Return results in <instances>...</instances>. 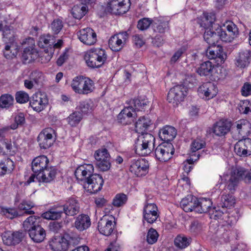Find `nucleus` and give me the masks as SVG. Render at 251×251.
<instances>
[{
	"instance_id": "1",
	"label": "nucleus",
	"mask_w": 251,
	"mask_h": 251,
	"mask_svg": "<svg viewBox=\"0 0 251 251\" xmlns=\"http://www.w3.org/2000/svg\"><path fill=\"white\" fill-rule=\"evenodd\" d=\"M155 138L151 133L142 134L135 142L134 150L136 154L140 156L149 154L154 146Z\"/></svg>"
},
{
	"instance_id": "2",
	"label": "nucleus",
	"mask_w": 251,
	"mask_h": 251,
	"mask_svg": "<svg viewBox=\"0 0 251 251\" xmlns=\"http://www.w3.org/2000/svg\"><path fill=\"white\" fill-rule=\"evenodd\" d=\"M107 57L105 50L101 48L91 49L84 56L87 65L93 69L101 67L106 61Z\"/></svg>"
},
{
	"instance_id": "3",
	"label": "nucleus",
	"mask_w": 251,
	"mask_h": 251,
	"mask_svg": "<svg viewBox=\"0 0 251 251\" xmlns=\"http://www.w3.org/2000/svg\"><path fill=\"white\" fill-rule=\"evenodd\" d=\"M216 31L219 39L225 42H231L238 33L237 26L231 21L226 22L223 27L218 28Z\"/></svg>"
},
{
	"instance_id": "4",
	"label": "nucleus",
	"mask_w": 251,
	"mask_h": 251,
	"mask_svg": "<svg viewBox=\"0 0 251 251\" xmlns=\"http://www.w3.org/2000/svg\"><path fill=\"white\" fill-rule=\"evenodd\" d=\"M187 95V88L184 85H177L172 88L168 92L167 100L174 106L178 105L184 100Z\"/></svg>"
},
{
	"instance_id": "5",
	"label": "nucleus",
	"mask_w": 251,
	"mask_h": 251,
	"mask_svg": "<svg viewBox=\"0 0 251 251\" xmlns=\"http://www.w3.org/2000/svg\"><path fill=\"white\" fill-rule=\"evenodd\" d=\"M149 163L145 158H136L130 161L129 170L137 176H145L148 172Z\"/></svg>"
},
{
	"instance_id": "6",
	"label": "nucleus",
	"mask_w": 251,
	"mask_h": 251,
	"mask_svg": "<svg viewBox=\"0 0 251 251\" xmlns=\"http://www.w3.org/2000/svg\"><path fill=\"white\" fill-rule=\"evenodd\" d=\"M130 6V0H109L106 10L111 14L120 15L126 13Z\"/></svg>"
},
{
	"instance_id": "7",
	"label": "nucleus",
	"mask_w": 251,
	"mask_h": 251,
	"mask_svg": "<svg viewBox=\"0 0 251 251\" xmlns=\"http://www.w3.org/2000/svg\"><path fill=\"white\" fill-rule=\"evenodd\" d=\"M175 152L173 145L171 143H163L155 150L156 158L161 162H166L172 158Z\"/></svg>"
},
{
	"instance_id": "8",
	"label": "nucleus",
	"mask_w": 251,
	"mask_h": 251,
	"mask_svg": "<svg viewBox=\"0 0 251 251\" xmlns=\"http://www.w3.org/2000/svg\"><path fill=\"white\" fill-rule=\"evenodd\" d=\"M103 184V180L101 176L93 174L84 182V189L90 193H96L100 191Z\"/></svg>"
},
{
	"instance_id": "9",
	"label": "nucleus",
	"mask_w": 251,
	"mask_h": 251,
	"mask_svg": "<svg viewBox=\"0 0 251 251\" xmlns=\"http://www.w3.org/2000/svg\"><path fill=\"white\" fill-rule=\"evenodd\" d=\"M128 38L126 31H122L111 36L108 44L110 49L114 51H120L126 44Z\"/></svg>"
},
{
	"instance_id": "10",
	"label": "nucleus",
	"mask_w": 251,
	"mask_h": 251,
	"mask_svg": "<svg viewBox=\"0 0 251 251\" xmlns=\"http://www.w3.org/2000/svg\"><path fill=\"white\" fill-rule=\"evenodd\" d=\"M234 151L240 157H245L251 154V138L239 140L234 146Z\"/></svg>"
},
{
	"instance_id": "11",
	"label": "nucleus",
	"mask_w": 251,
	"mask_h": 251,
	"mask_svg": "<svg viewBox=\"0 0 251 251\" xmlns=\"http://www.w3.org/2000/svg\"><path fill=\"white\" fill-rule=\"evenodd\" d=\"M54 132L52 128H47L40 133L37 141L41 149H47L51 146L54 141L52 136Z\"/></svg>"
},
{
	"instance_id": "12",
	"label": "nucleus",
	"mask_w": 251,
	"mask_h": 251,
	"mask_svg": "<svg viewBox=\"0 0 251 251\" xmlns=\"http://www.w3.org/2000/svg\"><path fill=\"white\" fill-rule=\"evenodd\" d=\"M48 103V99L44 93L41 92L34 94L30 101V105L37 112L43 110Z\"/></svg>"
},
{
	"instance_id": "13",
	"label": "nucleus",
	"mask_w": 251,
	"mask_h": 251,
	"mask_svg": "<svg viewBox=\"0 0 251 251\" xmlns=\"http://www.w3.org/2000/svg\"><path fill=\"white\" fill-rule=\"evenodd\" d=\"M78 39L84 44L91 46L97 42V35L94 30L87 27L79 30L78 33Z\"/></svg>"
},
{
	"instance_id": "14",
	"label": "nucleus",
	"mask_w": 251,
	"mask_h": 251,
	"mask_svg": "<svg viewBox=\"0 0 251 251\" xmlns=\"http://www.w3.org/2000/svg\"><path fill=\"white\" fill-rule=\"evenodd\" d=\"M137 114L132 106L125 107L118 114L117 120L118 122L123 125H126L130 124L134 122Z\"/></svg>"
},
{
	"instance_id": "15",
	"label": "nucleus",
	"mask_w": 251,
	"mask_h": 251,
	"mask_svg": "<svg viewBox=\"0 0 251 251\" xmlns=\"http://www.w3.org/2000/svg\"><path fill=\"white\" fill-rule=\"evenodd\" d=\"M159 216L158 208L154 203H147L144 206L143 218L148 223L153 224Z\"/></svg>"
},
{
	"instance_id": "16",
	"label": "nucleus",
	"mask_w": 251,
	"mask_h": 251,
	"mask_svg": "<svg viewBox=\"0 0 251 251\" xmlns=\"http://www.w3.org/2000/svg\"><path fill=\"white\" fill-rule=\"evenodd\" d=\"M55 38L54 36L48 34L41 36L38 41L39 47L45 49V52L48 53L49 60L53 54V50L52 46L55 42Z\"/></svg>"
},
{
	"instance_id": "17",
	"label": "nucleus",
	"mask_w": 251,
	"mask_h": 251,
	"mask_svg": "<svg viewBox=\"0 0 251 251\" xmlns=\"http://www.w3.org/2000/svg\"><path fill=\"white\" fill-rule=\"evenodd\" d=\"M94 167L92 164H85L78 167L75 172V176L78 181L83 183L93 174Z\"/></svg>"
},
{
	"instance_id": "18",
	"label": "nucleus",
	"mask_w": 251,
	"mask_h": 251,
	"mask_svg": "<svg viewBox=\"0 0 251 251\" xmlns=\"http://www.w3.org/2000/svg\"><path fill=\"white\" fill-rule=\"evenodd\" d=\"M23 237L22 232L6 231L3 233L2 239L5 245L11 246L19 244L22 241Z\"/></svg>"
},
{
	"instance_id": "19",
	"label": "nucleus",
	"mask_w": 251,
	"mask_h": 251,
	"mask_svg": "<svg viewBox=\"0 0 251 251\" xmlns=\"http://www.w3.org/2000/svg\"><path fill=\"white\" fill-rule=\"evenodd\" d=\"M198 92L201 96L203 95L209 99L216 96L218 93V89L214 83L208 81L200 86L198 88Z\"/></svg>"
},
{
	"instance_id": "20",
	"label": "nucleus",
	"mask_w": 251,
	"mask_h": 251,
	"mask_svg": "<svg viewBox=\"0 0 251 251\" xmlns=\"http://www.w3.org/2000/svg\"><path fill=\"white\" fill-rule=\"evenodd\" d=\"M61 206L66 216H75L78 214L80 210V205L78 201L73 198H69Z\"/></svg>"
},
{
	"instance_id": "21",
	"label": "nucleus",
	"mask_w": 251,
	"mask_h": 251,
	"mask_svg": "<svg viewBox=\"0 0 251 251\" xmlns=\"http://www.w3.org/2000/svg\"><path fill=\"white\" fill-rule=\"evenodd\" d=\"M49 163V159L45 155L36 157L32 162V170L34 174L38 176L48 166Z\"/></svg>"
},
{
	"instance_id": "22",
	"label": "nucleus",
	"mask_w": 251,
	"mask_h": 251,
	"mask_svg": "<svg viewBox=\"0 0 251 251\" xmlns=\"http://www.w3.org/2000/svg\"><path fill=\"white\" fill-rule=\"evenodd\" d=\"M115 224L107 217L103 216L99 221L98 228L100 232L105 236H109L113 232Z\"/></svg>"
},
{
	"instance_id": "23",
	"label": "nucleus",
	"mask_w": 251,
	"mask_h": 251,
	"mask_svg": "<svg viewBox=\"0 0 251 251\" xmlns=\"http://www.w3.org/2000/svg\"><path fill=\"white\" fill-rule=\"evenodd\" d=\"M198 203V198L190 195L182 199L180 206L186 212H191L193 210L196 212Z\"/></svg>"
},
{
	"instance_id": "24",
	"label": "nucleus",
	"mask_w": 251,
	"mask_h": 251,
	"mask_svg": "<svg viewBox=\"0 0 251 251\" xmlns=\"http://www.w3.org/2000/svg\"><path fill=\"white\" fill-rule=\"evenodd\" d=\"M251 60V52L249 50H242L238 53L236 59V65L240 68L249 66Z\"/></svg>"
},
{
	"instance_id": "25",
	"label": "nucleus",
	"mask_w": 251,
	"mask_h": 251,
	"mask_svg": "<svg viewBox=\"0 0 251 251\" xmlns=\"http://www.w3.org/2000/svg\"><path fill=\"white\" fill-rule=\"evenodd\" d=\"M158 134L164 143H170L176 136V130L173 126H166L160 129Z\"/></svg>"
},
{
	"instance_id": "26",
	"label": "nucleus",
	"mask_w": 251,
	"mask_h": 251,
	"mask_svg": "<svg viewBox=\"0 0 251 251\" xmlns=\"http://www.w3.org/2000/svg\"><path fill=\"white\" fill-rule=\"evenodd\" d=\"M231 123L226 120H220L213 126V133L217 136H222L227 133L230 129Z\"/></svg>"
},
{
	"instance_id": "27",
	"label": "nucleus",
	"mask_w": 251,
	"mask_h": 251,
	"mask_svg": "<svg viewBox=\"0 0 251 251\" xmlns=\"http://www.w3.org/2000/svg\"><path fill=\"white\" fill-rule=\"evenodd\" d=\"M64 235L53 238L49 242V246L53 251H66L67 246Z\"/></svg>"
},
{
	"instance_id": "28",
	"label": "nucleus",
	"mask_w": 251,
	"mask_h": 251,
	"mask_svg": "<svg viewBox=\"0 0 251 251\" xmlns=\"http://www.w3.org/2000/svg\"><path fill=\"white\" fill-rule=\"evenodd\" d=\"M235 126L243 138H247L251 131V124L247 120H240L235 123Z\"/></svg>"
},
{
	"instance_id": "29",
	"label": "nucleus",
	"mask_w": 251,
	"mask_h": 251,
	"mask_svg": "<svg viewBox=\"0 0 251 251\" xmlns=\"http://www.w3.org/2000/svg\"><path fill=\"white\" fill-rule=\"evenodd\" d=\"M232 170L233 174L236 175L240 181L242 180L246 183L251 182V168L247 169L242 167H237Z\"/></svg>"
},
{
	"instance_id": "30",
	"label": "nucleus",
	"mask_w": 251,
	"mask_h": 251,
	"mask_svg": "<svg viewBox=\"0 0 251 251\" xmlns=\"http://www.w3.org/2000/svg\"><path fill=\"white\" fill-rule=\"evenodd\" d=\"M38 51L32 46L25 48L22 53V59L24 63H29L38 58Z\"/></svg>"
},
{
	"instance_id": "31",
	"label": "nucleus",
	"mask_w": 251,
	"mask_h": 251,
	"mask_svg": "<svg viewBox=\"0 0 251 251\" xmlns=\"http://www.w3.org/2000/svg\"><path fill=\"white\" fill-rule=\"evenodd\" d=\"M63 210L61 205L55 206L44 213L42 216L44 219L48 220H58L64 214Z\"/></svg>"
},
{
	"instance_id": "32",
	"label": "nucleus",
	"mask_w": 251,
	"mask_h": 251,
	"mask_svg": "<svg viewBox=\"0 0 251 251\" xmlns=\"http://www.w3.org/2000/svg\"><path fill=\"white\" fill-rule=\"evenodd\" d=\"M91 224L90 217L86 214L78 215L75 221V226L79 231H83L89 228Z\"/></svg>"
},
{
	"instance_id": "33",
	"label": "nucleus",
	"mask_w": 251,
	"mask_h": 251,
	"mask_svg": "<svg viewBox=\"0 0 251 251\" xmlns=\"http://www.w3.org/2000/svg\"><path fill=\"white\" fill-rule=\"evenodd\" d=\"M152 124L153 122L149 118L141 117L135 123L136 130L141 134H145L144 132L148 130Z\"/></svg>"
},
{
	"instance_id": "34",
	"label": "nucleus",
	"mask_w": 251,
	"mask_h": 251,
	"mask_svg": "<svg viewBox=\"0 0 251 251\" xmlns=\"http://www.w3.org/2000/svg\"><path fill=\"white\" fill-rule=\"evenodd\" d=\"M57 169L54 167L48 166L42 172V175L39 176L40 181L45 183H49L52 181L56 176Z\"/></svg>"
},
{
	"instance_id": "35",
	"label": "nucleus",
	"mask_w": 251,
	"mask_h": 251,
	"mask_svg": "<svg viewBox=\"0 0 251 251\" xmlns=\"http://www.w3.org/2000/svg\"><path fill=\"white\" fill-rule=\"evenodd\" d=\"M30 238L36 243H40L44 241L46 237V231L41 225L31 230L28 233Z\"/></svg>"
},
{
	"instance_id": "36",
	"label": "nucleus",
	"mask_w": 251,
	"mask_h": 251,
	"mask_svg": "<svg viewBox=\"0 0 251 251\" xmlns=\"http://www.w3.org/2000/svg\"><path fill=\"white\" fill-rule=\"evenodd\" d=\"M154 31L164 33L169 29V23L162 18H156L153 20Z\"/></svg>"
},
{
	"instance_id": "37",
	"label": "nucleus",
	"mask_w": 251,
	"mask_h": 251,
	"mask_svg": "<svg viewBox=\"0 0 251 251\" xmlns=\"http://www.w3.org/2000/svg\"><path fill=\"white\" fill-rule=\"evenodd\" d=\"M40 218L39 217L30 216L28 217L23 223V228L28 233L31 230L39 226Z\"/></svg>"
},
{
	"instance_id": "38",
	"label": "nucleus",
	"mask_w": 251,
	"mask_h": 251,
	"mask_svg": "<svg viewBox=\"0 0 251 251\" xmlns=\"http://www.w3.org/2000/svg\"><path fill=\"white\" fill-rule=\"evenodd\" d=\"M198 204H197L196 212L199 213L209 212L211 209L212 202L209 199H198Z\"/></svg>"
},
{
	"instance_id": "39",
	"label": "nucleus",
	"mask_w": 251,
	"mask_h": 251,
	"mask_svg": "<svg viewBox=\"0 0 251 251\" xmlns=\"http://www.w3.org/2000/svg\"><path fill=\"white\" fill-rule=\"evenodd\" d=\"M14 168L13 161L9 158H5L0 162V176H2L11 173Z\"/></svg>"
},
{
	"instance_id": "40",
	"label": "nucleus",
	"mask_w": 251,
	"mask_h": 251,
	"mask_svg": "<svg viewBox=\"0 0 251 251\" xmlns=\"http://www.w3.org/2000/svg\"><path fill=\"white\" fill-rule=\"evenodd\" d=\"M214 69V65L209 61H207L201 63L197 69V73L201 76H208L211 74Z\"/></svg>"
},
{
	"instance_id": "41",
	"label": "nucleus",
	"mask_w": 251,
	"mask_h": 251,
	"mask_svg": "<svg viewBox=\"0 0 251 251\" xmlns=\"http://www.w3.org/2000/svg\"><path fill=\"white\" fill-rule=\"evenodd\" d=\"M203 38L205 42L210 46L215 45L219 40V36L217 31L215 32L211 30L210 28L205 30L203 34Z\"/></svg>"
},
{
	"instance_id": "42",
	"label": "nucleus",
	"mask_w": 251,
	"mask_h": 251,
	"mask_svg": "<svg viewBox=\"0 0 251 251\" xmlns=\"http://www.w3.org/2000/svg\"><path fill=\"white\" fill-rule=\"evenodd\" d=\"M235 203V199L231 194H223L221 198V201L218 204L219 207L223 208H230Z\"/></svg>"
},
{
	"instance_id": "43",
	"label": "nucleus",
	"mask_w": 251,
	"mask_h": 251,
	"mask_svg": "<svg viewBox=\"0 0 251 251\" xmlns=\"http://www.w3.org/2000/svg\"><path fill=\"white\" fill-rule=\"evenodd\" d=\"M3 52L6 58L11 59L16 56L18 52V49L13 42H10L5 45Z\"/></svg>"
},
{
	"instance_id": "44",
	"label": "nucleus",
	"mask_w": 251,
	"mask_h": 251,
	"mask_svg": "<svg viewBox=\"0 0 251 251\" xmlns=\"http://www.w3.org/2000/svg\"><path fill=\"white\" fill-rule=\"evenodd\" d=\"M88 10V8L85 5H75L72 8L71 13L75 19L80 20L85 15Z\"/></svg>"
},
{
	"instance_id": "45",
	"label": "nucleus",
	"mask_w": 251,
	"mask_h": 251,
	"mask_svg": "<svg viewBox=\"0 0 251 251\" xmlns=\"http://www.w3.org/2000/svg\"><path fill=\"white\" fill-rule=\"evenodd\" d=\"M192 239L190 237L184 235H178L175 239L174 244L176 247L182 249L188 247Z\"/></svg>"
},
{
	"instance_id": "46",
	"label": "nucleus",
	"mask_w": 251,
	"mask_h": 251,
	"mask_svg": "<svg viewBox=\"0 0 251 251\" xmlns=\"http://www.w3.org/2000/svg\"><path fill=\"white\" fill-rule=\"evenodd\" d=\"M84 77L83 76H77L73 79L71 87L76 93L81 95Z\"/></svg>"
},
{
	"instance_id": "47",
	"label": "nucleus",
	"mask_w": 251,
	"mask_h": 251,
	"mask_svg": "<svg viewBox=\"0 0 251 251\" xmlns=\"http://www.w3.org/2000/svg\"><path fill=\"white\" fill-rule=\"evenodd\" d=\"M82 119V114L79 111H74L67 118V121L71 126H75Z\"/></svg>"
},
{
	"instance_id": "48",
	"label": "nucleus",
	"mask_w": 251,
	"mask_h": 251,
	"mask_svg": "<svg viewBox=\"0 0 251 251\" xmlns=\"http://www.w3.org/2000/svg\"><path fill=\"white\" fill-rule=\"evenodd\" d=\"M14 98L9 94L2 95L0 97V107L8 108L13 104Z\"/></svg>"
},
{
	"instance_id": "49",
	"label": "nucleus",
	"mask_w": 251,
	"mask_h": 251,
	"mask_svg": "<svg viewBox=\"0 0 251 251\" xmlns=\"http://www.w3.org/2000/svg\"><path fill=\"white\" fill-rule=\"evenodd\" d=\"M95 158L96 162L110 161V156L106 149H100L97 151L95 153Z\"/></svg>"
},
{
	"instance_id": "50",
	"label": "nucleus",
	"mask_w": 251,
	"mask_h": 251,
	"mask_svg": "<svg viewBox=\"0 0 251 251\" xmlns=\"http://www.w3.org/2000/svg\"><path fill=\"white\" fill-rule=\"evenodd\" d=\"M95 88L94 82L90 78L85 77L81 95H87L92 93Z\"/></svg>"
},
{
	"instance_id": "51",
	"label": "nucleus",
	"mask_w": 251,
	"mask_h": 251,
	"mask_svg": "<svg viewBox=\"0 0 251 251\" xmlns=\"http://www.w3.org/2000/svg\"><path fill=\"white\" fill-rule=\"evenodd\" d=\"M201 22L200 23L201 26L204 27L205 29H210L212 26L214 22V18L209 15L207 13H204L201 17Z\"/></svg>"
},
{
	"instance_id": "52",
	"label": "nucleus",
	"mask_w": 251,
	"mask_h": 251,
	"mask_svg": "<svg viewBox=\"0 0 251 251\" xmlns=\"http://www.w3.org/2000/svg\"><path fill=\"white\" fill-rule=\"evenodd\" d=\"M239 181L236 175L233 174V172L232 170L230 176L227 182V189L231 192L234 191L238 185Z\"/></svg>"
},
{
	"instance_id": "53",
	"label": "nucleus",
	"mask_w": 251,
	"mask_h": 251,
	"mask_svg": "<svg viewBox=\"0 0 251 251\" xmlns=\"http://www.w3.org/2000/svg\"><path fill=\"white\" fill-rule=\"evenodd\" d=\"M130 102L133 105V109L135 111L136 110H140L141 108L149 104V101L147 99L141 97L132 100L130 101Z\"/></svg>"
},
{
	"instance_id": "54",
	"label": "nucleus",
	"mask_w": 251,
	"mask_h": 251,
	"mask_svg": "<svg viewBox=\"0 0 251 251\" xmlns=\"http://www.w3.org/2000/svg\"><path fill=\"white\" fill-rule=\"evenodd\" d=\"M34 206V204L30 201H23L19 205V208L20 210H25L26 214L32 215L34 214V211L30 209Z\"/></svg>"
},
{
	"instance_id": "55",
	"label": "nucleus",
	"mask_w": 251,
	"mask_h": 251,
	"mask_svg": "<svg viewBox=\"0 0 251 251\" xmlns=\"http://www.w3.org/2000/svg\"><path fill=\"white\" fill-rule=\"evenodd\" d=\"M34 206V204L30 201H23L19 205V208L20 210H25L26 214L32 215L34 214V211L30 209Z\"/></svg>"
},
{
	"instance_id": "56",
	"label": "nucleus",
	"mask_w": 251,
	"mask_h": 251,
	"mask_svg": "<svg viewBox=\"0 0 251 251\" xmlns=\"http://www.w3.org/2000/svg\"><path fill=\"white\" fill-rule=\"evenodd\" d=\"M34 206V204L30 201H23L19 205V208L20 210H25L26 214L32 215L34 214V211L30 209Z\"/></svg>"
},
{
	"instance_id": "57",
	"label": "nucleus",
	"mask_w": 251,
	"mask_h": 251,
	"mask_svg": "<svg viewBox=\"0 0 251 251\" xmlns=\"http://www.w3.org/2000/svg\"><path fill=\"white\" fill-rule=\"evenodd\" d=\"M152 23L153 24V20L148 18H143L138 21L137 27L138 29L144 31L149 28Z\"/></svg>"
},
{
	"instance_id": "58",
	"label": "nucleus",
	"mask_w": 251,
	"mask_h": 251,
	"mask_svg": "<svg viewBox=\"0 0 251 251\" xmlns=\"http://www.w3.org/2000/svg\"><path fill=\"white\" fill-rule=\"evenodd\" d=\"M0 213L10 219H12L18 216L16 210L11 208L0 207Z\"/></svg>"
},
{
	"instance_id": "59",
	"label": "nucleus",
	"mask_w": 251,
	"mask_h": 251,
	"mask_svg": "<svg viewBox=\"0 0 251 251\" xmlns=\"http://www.w3.org/2000/svg\"><path fill=\"white\" fill-rule=\"evenodd\" d=\"M127 196L123 193L118 194L114 198L112 204L116 207H120L125 204L127 201Z\"/></svg>"
},
{
	"instance_id": "60",
	"label": "nucleus",
	"mask_w": 251,
	"mask_h": 251,
	"mask_svg": "<svg viewBox=\"0 0 251 251\" xmlns=\"http://www.w3.org/2000/svg\"><path fill=\"white\" fill-rule=\"evenodd\" d=\"M25 117L23 113H18L14 118L15 123L11 125L10 128L12 129H16L19 126H23L25 123Z\"/></svg>"
},
{
	"instance_id": "61",
	"label": "nucleus",
	"mask_w": 251,
	"mask_h": 251,
	"mask_svg": "<svg viewBox=\"0 0 251 251\" xmlns=\"http://www.w3.org/2000/svg\"><path fill=\"white\" fill-rule=\"evenodd\" d=\"M158 233L157 231L153 228H151L147 233V241L150 244L155 243L158 239Z\"/></svg>"
},
{
	"instance_id": "62",
	"label": "nucleus",
	"mask_w": 251,
	"mask_h": 251,
	"mask_svg": "<svg viewBox=\"0 0 251 251\" xmlns=\"http://www.w3.org/2000/svg\"><path fill=\"white\" fill-rule=\"evenodd\" d=\"M219 207H220L218 206V208L213 207L210 209L209 213L211 219L218 220L222 218L224 214V212L220 210L219 209Z\"/></svg>"
},
{
	"instance_id": "63",
	"label": "nucleus",
	"mask_w": 251,
	"mask_h": 251,
	"mask_svg": "<svg viewBox=\"0 0 251 251\" xmlns=\"http://www.w3.org/2000/svg\"><path fill=\"white\" fill-rule=\"evenodd\" d=\"M63 26V22L59 19L54 20L51 24V29L55 34H57L61 31Z\"/></svg>"
},
{
	"instance_id": "64",
	"label": "nucleus",
	"mask_w": 251,
	"mask_h": 251,
	"mask_svg": "<svg viewBox=\"0 0 251 251\" xmlns=\"http://www.w3.org/2000/svg\"><path fill=\"white\" fill-rule=\"evenodd\" d=\"M15 99L17 102L24 103L29 100L28 95L24 91L17 92L15 95Z\"/></svg>"
}]
</instances>
